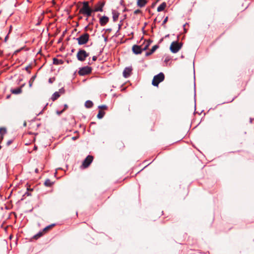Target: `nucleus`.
<instances>
[{"label":"nucleus","mask_w":254,"mask_h":254,"mask_svg":"<svg viewBox=\"0 0 254 254\" xmlns=\"http://www.w3.org/2000/svg\"><path fill=\"white\" fill-rule=\"evenodd\" d=\"M105 4V2L104 1L100 0L94 5L93 8H91L89 2L84 1L82 2V7L79 9V13L86 15L87 17L86 20H87L88 17L91 16L92 12L103 11Z\"/></svg>","instance_id":"1"},{"label":"nucleus","mask_w":254,"mask_h":254,"mask_svg":"<svg viewBox=\"0 0 254 254\" xmlns=\"http://www.w3.org/2000/svg\"><path fill=\"white\" fill-rule=\"evenodd\" d=\"M165 76L163 72H160L159 74L155 75L152 81V84L154 86H158L159 83L164 80Z\"/></svg>","instance_id":"2"},{"label":"nucleus","mask_w":254,"mask_h":254,"mask_svg":"<svg viewBox=\"0 0 254 254\" xmlns=\"http://www.w3.org/2000/svg\"><path fill=\"white\" fill-rule=\"evenodd\" d=\"M89 56V53L83 49H79L77 53L76 58L79 61L84 62Z\"/></svg>","instance_id":"3"},{"label":"nucleus","mask_w":254,"mask_h":254,"mask_svg":"<svg viewBox=\"0 0 254 254\" xmlns=\"http://www.w3.org/2000/svg\"><path fill=\"white\" fill-rule=\"evenodd\" d=\"M89 34L87 33H84L75 39L79 45H82L86 44L89 41Z\"/></svg>","instance_id":"4"},{"label":"nucleus","mask_w":254,"mask_h":254,"mask_svg":"<svg viewBox=\"0 0 254 254\" xmlns=\"http://www.w3.org/2000/svg\"><path fill=\"white\" fill-rule=\"evenodd\" d=\"M182 44L177 42H173L170 46V50L173 53H177L182 48Z\"/></svg>","instance_id":"5"},{"label":"nucleus","mask_w":254,"mask_h":254,"mask_svg":"<svg viewBox=\"0 0 254 254\" xmlns=\"http://www.w3.org/2000/svg\"><path fill=\"white\" fill-rule=\"evenodd\" d=\"M91 71L92 68L91 67L85 66L79 68L78 74L80 75L83 76L89 74L91 72Z\"/></svg>","instance_id":"6"},{"label":"nucleus","mask_w":254,"mask_h":254,"mask_svg":"<svg viewBox=\"0 0 254 254\" xmlns=\"http://www.w3.org/2000/svg\"><path fill=\"white\" fill-rule=\"evenodd\" d=\"M93 157L90 155H88L83 161L82 166L84 168L88 167L93 161Z\"/></svg>","instance_id":"7"},{"label":"nucleus","mask_w":254,"mask_h":254,"mask_svg":"<svg viewBox=\"0 0 254 254\" xmlns=\"http://www.w3.org/2000/svg\"><path fill=\"white\" fill-rule=\"evenodd\" d=\"M133 53L136 55L140 54L143 51L141 46L134 45L132 48Z\"/></svg>","instance_id":"8"},{"label":"nucleus","mask_w":254,"mask_h":254,"mask_svg":"<svg viewBox=\"0 0 254 254\" xmlns=\"http://www.w3.org/2000/svg\"><path fill=\"white\" fill-rule=\"evenodd\" d=\"M109 19L106 16H103L100 17L99 23L102 26H104L109 22Z\"/></svg>","instance_id":"9"},{"label":"nucleus","mask_w":254,"mask_h":254,"mask_svg":"<svg viewBox=\"0 0 254 254\" xmlns=\"http://www.w3.org/2000/svg\"><path fill=\"white\" fill-rule=\"evenodd\" d=\"M132 68L130 67H126L123 71V76L127 78L129 77L131 73Z\"/></svg>","instance_id":"10"},{"label":"nucleus","mask_w":254,"mask_h":254,"mask_svg":"<svg viewBox=\"0 0 254 254\" xmlns=\"http://www.w3.org/2000/svg\"><path fill=\"white\" fill-rule=\"evenodd\" d=\"M24 86V85H22L21 87L15 88V89H11L10 91L12 94H18L22 92V88Z\"/></svg>","instance_id":"11"},{"label":"nucleus","mask_w":254,"mask_h":254,"mask_svg":"<svg viewBox=\"0 0 254 254\" xmlns=\"http://www.w3.org/2000/svg\"><path fill=\"white\" fill-rule=\"evenodd\" d=\"M6 133V129L5 127H0V141L3 139V135Z\"/></svg>","instance_id":"12"},{"label":"nucleus","mask_w":254,"mask_h":254,"mask_svg":"<svg viewBox=\"0 0 254 254\" xmlns=\"http://www.w3.org/2000/svg\"><path fill=\"white\" fill-rule=\"evenodd\" d=\"M147 2V0H137V5L139 7H143L146 5Z\"/></svg>","instance_id":"13"},{"label":"nucleus","mask_w":254,"mask_h":254,"mask_svg":"<svg viewBox=\"0 0 254 254\" xmlns=\"http://www.w3.org/2000/svg\"><path fill=\"white\" fill-rule=\"evenodd\" d=\"M113 19L114 21H116L119 18V13L116 10H112Z\"/></svg>","instance_id":"14"},{"label":"nucleus","mask_w":254,"mask_h":254,"mask_svg":"<svg viewBox=\"0 0 254 254\" xmlns=\"http://www.w3.org/2000/svg\"><path fill=\"white\" fill-rule=\"evenodd\" d=\"M159 48V46L157 45H154L152 47V49H151L150 52H147L145 53L146 56H149L151 55H152L158 48Z\"/></svg>","instance_id":"15"},{"label":"nucleus","mask_w":254,"mask_h":254,"mask_svg":"<svg viewBox=\"0 0 254 254\" xmlns=\"http://www.w3.org/2000/svg\"><path fill=\"white\" fill-rule=\"evenodd\" d=\"M166 6V3L165 2H162L159 6L157 7V11L158 12L162 11L164 10Z\"/></svg>","instance_id":"16"},{"label":"nucleus","mask_w":254,"mask_h":254,"mask_svg":"<svg viewBox=\"0 0 254 254\" xmlns=\"http://www.w3.org/2000/svg\"><path fill=\"white\" fill-rule=\"evenodd\" d=\"M151 42H152V41L150 40L145 41L144 42V46L143 47H142V50L143 51L146 50L148 48V47L150 46Z\"/></svg>","instance_id":"17"},{"label":"nucleus","mask_w":254,"mask_h":254,"mask_svg":"<svg viewBox=\"0 0 254 254\" xmlns=\"http://www.w3.org/2000/svg\"><path fill=\"white\" fill-rule=\"evenodd\" d=\"M54 183L52 182L49 179H47L44 182V185L46 187H50L54 184Z\"/></svg>","instance_id":"18"},{"label":"nucleus","mask_w":254,"mask_h":254,"mask_svg":"<svg viewBox=\"0 0 254 254\" xmlns=\"http://www.w3.org/2000/svg\"><path fill=\"white\" fill-rule=\"evenodd\" d=\"M60 94H59V92H55L52 95L51 99L53 101H55L57 100L60 96Z\"/></svg>","instance_id":"19"},{"label":"nucleus","mask_w":254,"mask_h":254,"mask_svg":"<svg viewBox=\"0 0 254 254\" xmlns=\"http://www.w3.org/2000/svg\"><path fill=\"white\" fill-rule=\"evenodd\" d=\"M93 105V102L90 100H87L85 103V106L87 108H90L92 107Z\"/></svg>","instance_id":"20"},{"label":"nucleus","mask_w":254,"mask_h":254,"mask_svg":"<svg viewBox=\"0 0 254 254\" xmlns=\"http://www.w3.org/2000/svg\"><path fill=\"white\" fill-rule=\"evenodd\" d=\"M63 62L61 60H59L57 58L53 59V64L56 65L62 64Z\"/></svg>","instance_id":"21"},{"label":"nucleus","mask_w":254,"mask_h":254,"mask_svg":"<svg viewBox=\"0 0 254 254\" xmlns=\"http://www.w3.org/2000/svg\"><path fill=\"white\" fill-rule=\"evenodd\" d=\"M105 114V113L104 111H99L97 115V118L99 119H101L103 118Z\"/></svg>","instance_id":"22"},{"label":"nucleus","mask_w":254,"mask_h":254,"mask_svg":"<svg viewBox=\"0 0 254 254\" xmlns=\"http://www.w3.org/2000/svg\"><path fill=\"white\" fill-rule=\"evenodd\" d=\"M35 78H36V75H34L30 79V80L29 81V85L30 87H32L33 82L34 81Z\"/></svg>","instance_id":"23"},{"label":"nucleus","mask_w":254,"mask_h":254,"mask_svg":"<svg viewBox=\"0 0 254 254\" xmlns=\"http://www.w3.org/2000/svg\"><path fill=\"white\" fill-rule=\"evenodd\" d=\"M31 65H29L28 66H27L26 67H25V69L29 73H30V71L29 70V68H31Z\"/></svg>","instance_id":"24"},{"label":"nucleus","mask_w":254,"mask_h":254,"mask_svg":"<svg viewBox=\"0 0 254 254\" xmlns=\"http://www.w3.org/2000/svg\"><path fill=\"white\" fill-rule=\"evenodd\" d=\"M58 92H59V94H60V95L63 94L64 93V89L63 88H62L59 89Z\"/></svg>","instance_id":"25"},{"label":"nucleus","mask_w":254,"mask_h":254,"mask_svg":"<svg viewBox=\"0 0 254 254\" xmlns=\"http://www.w3.org/2000/svg\"><path fill=\"white\" fill-rule=\"evenodd\" d=\"M54 225H55V224L50 225L46 227V228H45L44 230L46 231V230H48L49 229L51 228L52 227H53Z\"/></svg>","instance_id":"26"},{"label":"nucleus","mask_w":254,"mask_h":254,"mask_svg":"<svg viewBox=\"0 0 254 254\" xmlns=\"http://www.w3.org/2000/svg\"><path fill=\"white\" fill-rule=\"evenodd\" d=\"M98 108H99V109H106L107 108V107L106 105H101V106H99L98 107Z\"/></svg>","instance_id":"27"},{"label":"nucleus","mask_w":254,"mask_h":254,"mask_svg":"<svg viewBox=\"0 0 254 254\" xmlns=\"http://www.w3.org/2000/svg\"><path fill=\"white\" fill-rule=\"evenodd\" d=\"M141 11L140 9H138L135 10L134 11V13L135 14H138V13H141Z\"/></svg>","instance_id":"28"},{"label":"nucleus","mask_w":254,"mask_h":254,"mask_svg":"<svg viewBox=\"0 0 254 254\" xmlns=\"http://www.w3.org/2000/svg\"><path fill=\"white\" fill-rule=\"evenodd\" d=\"M64 110H63L60 111H57L56 112V113H57V115H58L59 116H60V115H61V114L64 112Z\"/></svg>","instance_id":"29"},{"label":"nucleus","mask_w":254,"mask_h":254,"mask_svg":"<svg viewBox=\"0 0 254 254\" xmlns=\"http://www.w3.org/2000/svg\"><path fill=\"white\" fill-rule=\"evenodd\" d=\"M168 21V17H166L163 20L162 25L165 24Z\"/></svg>","instance_id":"30"},{"label":"nucleus","mask_w":254,"mask_h":254,"mask_svg":"<svg viewBox=\"0 0 254 254\" xmlns=\"http://www.w3.org/2000/svg\"><path fill=\"white\" fill-rule=\"evenodd\" d=\"M41 235H42V233H39L38 234H37L36 235H35L34 236V237L35 238H38L40 237Z\"/></svg>","instance_id":"31"},{"label":"nucleus","mask_w":254,"mask_h":254,"mask_svg":"<svg viewBox=\"0 0 254 254\" xmlns=\"http://www.w3.org/2000/svg\"><path fill=\"white\" fill-rule=\"evenodd\" d=\"M97 59V57L96 56H94L92 57V61H96Z\"/></svg>","instance_id":"32"},{"label":"nucleus","mask_w":254,"mask_h":254,"mask_svg":"<svg viewBox=\"0 0 254 254\" xmlns=\"http://www.w3.org/2000/svg\"><path fill=\"white\" fill-rule=\"evenodd\" d=\"M8 38V35H6V37H5V38H4V42H6V41H7V40Z\"/></svg>","instance_id":"33"},{"label":"nucleus","mask_w":254,"mask_h":254,"mask_svg":"<svg viewBox=\"0 0 254 254\" xmlns=\"http://www.w3.org/2000/svg\"><path fill=\"white\" fill-rule=\"evenodd\" d=\"M68 106L66 104H65L64 106V109L63 110H64V111L67 108Z\"/></svg>","instance_id":"34"},{"label":"nucleus","mask_w":254,"mask_h":254,"mask_svg":"<svg viewBox=\"0 0 254 254\" xmlns=\"http://www.w3.org/2000/svg\"><path fill=\"white\" fill-rule=\"evenodd\" d=\"M11 142H12V141H11V140H9V141H7V145H10V144L11 143Z\"/></svg>","instance_id":"35"},{"label":"nucleus","mask_w":254,"mask_h":254,"mask_svg":"<svg viewBox=\"0 0 254 254\" xmlns=\"http://www.w3.org/2000/svg\"><path fill=\"white\" fill-rule=\"evenodd\" d=\"M38 171H39V170H38V169H37V168H36V169H35V172L36 173H38Z\"/></svg>","instance_id":"36"},{"label":"nucleus","mask_w":254,"mask_h":254,"mask_svg":"<svg viewBox=\"0 0 254 254\" xmlns=\"http://www.w3.org/2000/svg\"><path fill=\"white\" fill-rule=\"evenodd\" d=\"M23 126L25 127L26 126V123L25 122L24 123Z\"/></svg>","instance_id":"37"},{"label":"nucleus","mask_w":254,"mask_h":254,"mask_svg":"<svg viewBox=\"0 0 254 254\" xmlns=\"http://www.w3.org/2000/svg\"><path fill=\"white\" fill-rule=\"evenodd\" d=\"M76 137H72V139H73V140L76 139Z\"/></svg>","instance_id":"38"},{"label":"nucleus","mask_w":254,"mask_h":254,"mask_svg":"<svg viewBox=\"0 0 254 254\" xmlns=\"http://www.w3.org/2000/svg\"><path fill=\"white\" fill-rule=\"evenodd\" d=\"M74 49H72V50H71V52H74Z\"/></svg>","instance_id":"39"},{"label":"nucleus","mask_w":254,"mask_h":254,"mask_svg":"<svg viewBox=\"0 0 254 254\" xmlns=\"http://www.w3.org/2000/svg\"><path fill=\"white\" fill-rule=\"evenodd\" d=\"M88 64H92V63H91L89 62L88 63Z\"/></svg>","instance_id":"40"},{"label":"nucleus","mask_w":254,"mask_h":254,"mask_svg":"<svg viewBox=\"0 0 254 254\" xmlns=\"http://www.w3.org/2000/svg\"><path fill=\"white\" fill-rule=\"evenodd\" d=\"M1 148V146L0 145V149Z\"/></svg>","instance_id":"41"}]
</instances>
